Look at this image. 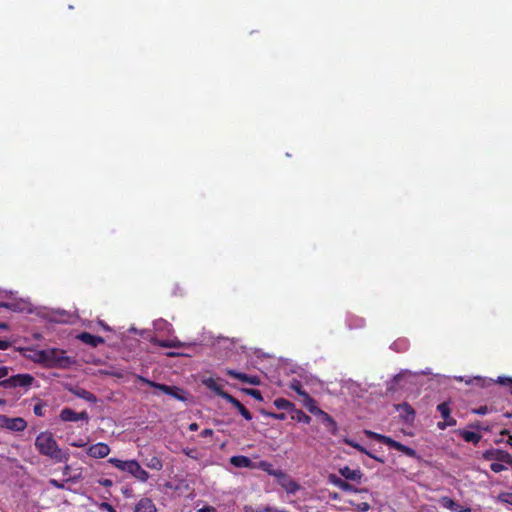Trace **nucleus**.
Wrapping results in <instances>:
<instances>
[{
    "label": "nucleus",
    "mask_w": 512,
    "mask_h": 512,
    "mask_svg": "<svg viewBox=\"0 0 512 512\" xmlns=\"http://www.w3.org/2000/svg\"><path fill=\"white\" fill-rule=\"evenodd\" d=\"M133 512H158V510L150 498L143 497L135 504Z\"/></svg>",
    "instance_id": "obj_19"
},
{
    "label": "nucleus",
    "mask_w": 512,
    "mask_h": 512,
    "mask_svg": "<svg viewBox=\"0 0 512 512\" xmlns=\"http://www.w3.org/2000/svg\"><path fill=\"white\" fill-rule=\"evenodd\" d=\"M108 462L119 470L127 472L129 469L128 467H130V463H132V460L124 461L118 458H110Z\"/></svg>",
    "instance_id": "obj_31"
},
{
    "label": "nucleus",
    "mask_w": 512,
    "mask_h": 512,
    "mask_svg": "<svg viewBox=\"0 0 512 512\" xmlns=\"http://www.w3.org/2000/svg\"><path fill=\"white\" fill-rule=\"evenodd\" d=\"M505 416L510 418L512 417V414L506 413Z\"/></svg>",
    "instance_id": "obj_58"
},
{
    "label": "nucleus",
    "mask_w": 512,
    "mask_h": 512,
    "mask_svg": "<svg viewBox=\"0 0 512 512\" xmlns=\"http://www.w3.org/2000/svg\"><path fill=\"white\" fill-rule=\"evenodd\" d=\"M203 385L209 390L213 391L216 395L220 396L224 400H227V396L231 394L225 392L223 390L222 385L219 383L218 379H214L212 377L206 378L202 381Z\"/></svg>",
    "instance_id": "obj_12"
},
{
    "label": "nucleus",
    "mask_w": 512,
    "mask_h": 512,
    "mask_svg": "<svg viewBox=\"0 0 512 512\" xmlns=\"http://www.w3.org/2000/svg\"><path fill=\"white\" fill-rule=\"evenodd\" d=\"M137 378L139 381H141L144 384L149 385L150 387L158 389L161 392H163L167 395H170L176 399L183 400V397L181 395H179V392L181 390L175 386H168L166 384L157 383V382L151 381L143 376H138Z\"/></svg>",
    "instance_id": "obj_7"
},
{
    "label": "nucleus",
    "mask_w": 512,
    "mask_h": 512,
    "mask_svg": "<svg viewBox=\"0 0 512 512\" xmlns=\"http://www.w3.org/2000/svg\"><path fill=\"white\" fill-rule=\"evenodd\" d=\"M271 416L274 417L275 419H279V420L285 419V414H283V413H281V414L271 413Z\"/></svg>",
    "instance_id": "obj_49"
},
{
    "label": "nucleus",
    "mask_w": 512,
    "mask_h": 512,
    "mask_svg": "<svg viewBox=\"0 0 512 512\" xmlns=\"http://www.w3.org/2000/svg\"><path fill=\"white\" fill-rule=\"evenodd\" d=\"M8 304L0 301V308H8Z\"/></svg>",
    "instance_id": "obj_54"
},
{
    "label": "nucleus",
    "mask_w": 512,
    "mask_h": 512,
    "mask_svg": "<svg viewBox=\"0 0 512 512\" xmlns=\"http://www.w3.org/2000/svg\"><path fill=\"white\" fill-rule=\"evenodd\" d=\"M49 483L50 485H52L53 487L57 488V489H65V485L64 483L62 482H59L58 480L56 479H50L49 480Z\"/></svg>",
    "instance_id": "obj_41"
},
{
    "label": "nucleus",
    "mask_w": 512,
    "mask_h": 512,
    "mask_svg": "<svg viewBox=\"0 0 512 512\" xmlns=\"http://www.w3.org/2000/svg\"><path fill=\"white\" fill-rule=\"evenodd\" d=\"M34 377L31 374H16L9 378L0 381V386L5 389L11 388H24L27 390L34 382Z\"/></svg>",
    "instance_id": "obj_4"
},
{
    "label": "nucleus",
    "mask_w": 512,
    "mask_h": 512,
    "mask_svg": "<svg viewBox=\"0 0 512 512\" xmlns=\"http://www.w3.org/2000/svg\"><path fill=\"white\" fill-rule=\"evenodd\" d=\"M328 482L345 492H353V493L367 492V489H358L355 486H353L352 484L348 483L347 481L338 477L335 474H330L328 476Z\"/></svg>",
    "instance_id": "obj_11"
},
{
    "label": "nucleus",
    "mask_w": 512,
    "mask_h": 512,
    "mask_svg": "<svg viewBox=\"0 0 512 512\" xmlns=\"http://www.w3.org/2000/svg\"><path fill=\"white\" fill-rule=\"evenodd\" d=\"M98 507L106 512H117L116 509L108 502H101Z\"/></svg>",
    "instance_id": "obj_38"
},
{
    "label": "nucleus",
    "mask_w": 512,
    "mask_h": 512,
    "mask_svg": "<svg viewBox=\"0 0 512 512\" xmlns=\"http://www.w3.org/2000/svg\"><path fill=\"white\" fill-rule=\"evenodd\" d=\"M9 368L6 366L0 367V381L4 380L8 376Z\"/></svg>",
    "instance_id": "obj_43"
},
{
    "label": "nucleus",
    "mask_w": 512,
    "mask_h": 512,
    "mask_svg": "<svg viewBox=\"0 0 512 512\" xmlns=\"http://www.w3.org/2000/svg\"><path fill=\"white\" fill-rule=\"evenodd\" d=\"M75 396L81 398V399H84L86 400L87 402H90V403H96L97 402V397L91 393L90 391L84 389V388H81V387H76L74 389H71L70 390Z\"/></svg>",
    "instance_id": "obj_24"
},
{
    "label": "nucleus",
    "mask_w": 512,
    "mask_h": 512,
    "mask_svg": "<svg viewBox=\"0 0 512 512\" xmlns=\"http://www.w3.org/2000/svg\"><path fill=\"white\" fill-rule=\"evenodd\" d=\"M230 463L237 468L256 469V462H253L249 457L244 455L232 456Z\"/></svg>",
    "instance_id": "obj_18"
},
{
    "label": "nucleus",
    "mask_w": 512,
    "mask_h": 512,
    "mask_svg": "<svg viewBox=\"0 0 512 512\" xmlns=\"http://www.w3.org/2000/svg\"><path fill=\"white\" fill-rule=\"evenodd\" d=\"M505 463H502V462H493L491 465H490V469L494 472V473H500L504 470L507 469V467L504 465Z\"/></svg>",
    "instance_id": "obj_35"
},
{
    "label": "nucleus",
    "mask_w": 512,
    "mask_h": 512,
    "mask_svg": "<svg viewBox=\"0 0 512 512\" xmlns=\"http://www.w3.org/2000/svg\"><path fill=\"white\" fill-rule=\"evenodd\" d=\"M276 481L288 494H295L300 489V485L284 471L277 475Z\"/></svg>",
    "instance_id": "obj_9"
},
{
    "label": "nucleus",
    "mask_w": 512,
    "mask_h": 512,
    "mask_svg": "<svg viewBox=\"0 0 512 512\" xmlns=\"http://www.w3.org/2000/svg\"><path fill=\"white\" fill-rule=\"evenodd\" d=\"M488 412H489V408L486 405L485 406H480L479 408L474 410V413L478 414V415H485Z\"/></svg>",
    "instance_id": "obj_42"
},
{
    "label": "nucleus",
    "mask_w": 512,
    "mask_h": 512,
    "mask_svg": "<svg viewBox=\"0 0 512 512\" xmlns=\"http://www.w3.org/2000/svg\"><path fill=\"white\" fill-rule=\"evenodd\" d=\"M98 324L105 330V331H110L111 328L102 320H99L98 321Z\"/></svg>",
    "instance_id": "obj_48"
},
{
    "label": "nucleus",
    "mask_w": 512,
    "mask_h": 512,
    "mask_svg": "<svg viewBox=\"0 0 512 512\" xmlns=\"http://www.w3.org/2000/svg\"><path fill=\"white\" fill-rule=\"evenodd\" d=\"M352 504L355 506V509L359 512H367L371 509V506L368 502H359Z\"/></svg>",
    "instance_id": "obj_36"
},
{
    "label": "nucleus",
    "mask_w": 512,
    "mask_h": 512,
    "mask_svg": "<svg viewBox=\"0 0 512 512\" xmlns=\"http://www.w3.org/2000/svg\"><path fill=\"white\" fill-rule=\"evenodd\" d=\"M459 435L465 442L477 444L480 442L482 436L479 433L468 431V430H460Z\"/></svg>",
    "instance_id": "obj_27"
},
{
    "label": "nucleus",
    "mask_w": 512,
    "mask_h": 512,
    "mask_svg": "<svg viewBox=\"0 0 512 512\" xmlns=\"http://www.w3.org/2000/svg\"><path fill=\"white\" fill-rule=\"evenodd\" d=\"M510 439H512V437H510ZM508 444L512 447V442H511V440H508Z\"/></svg>",
    "instance_id": "obj_59"
},
{
    "label": "nucleus",
    "mask_w": 512,
    "mask_h": 512,
    "mask_svg": "<svg viewBox=\"0 0 512 512\" xmlns=\"http://www.w3.org/2000/svg\"><path fill=\"white\" fill-rule=\"evenodd\" d=\"M216 509L213 506H204L200 509H198L197 512H215Z\"/></svg>",
    "instance_id": "obj_47"
},
{
    "label": "nucleus",
    "mask_w": 512,
    "mask_h": 512,
    "mask_svg": "<svg viewBox=\"0 0 512 512\" xmlns=\"http://www.w3.org/2000/svg\"><path fill=\"white\" fill-rule=\"evenodd\" d=\"M265 511H268V512H287L286 510H279V509H273V508H266Z\"/></svg>",
    "instance_id": "obj_53"
},
{
    "label": "nucleus",
    "mask_w": 512,
    "mask_h": 512,
    "mask_svg": "<svg viewBox=\"0 0 512 512\" xmlns=\"http://www.w3.org/2000/svg\"><path fill=\"white\" fill-rule=\"evenodd\" d=\"M7 325L5 323H0V328H6Z\"/></svg>",
    "instance_id": "obj_56"
},
{
    "label": "nucleus",
    "mask_w": 512,
    "mask_h": 512,
    "mask_svg": "<svg viewBox=\"0 0 512 512\" xmlns=\"http://www.w3.org/2000/svg\"><path fill=\"white\" fill-rule=\"evenodd\" d=\"M35 447L41 455L51 458L56 463L66 462L69 459V454L59 447L53 434L49 431L38 434L35 439Z\"/></svg>",
    "instance_id": "obj_1"
},
{
    "label": "nucleus",
    "mask_w": 512,
    "mask_h": 512,
    "mask_svg": "<svg viewBox=\"0 0 512 512\" xmlns=\"http://www.w3.org/2000/svg\"><path fill=\"white\" fill-rule=\"evenodd\" d=\"M274 405L277 409L291 411L295 405L285 398H277L274 400Z\"/></svg>",
    "instance_id": "obj_30"
},
{
    "label": "nucleus",
    "mask_w": 512,
    "mask_h": 512,
    "mask_svg": "<svg viewBox=\"0 0 512 512\" xmlns=\"http://www.w3.org/2000/svg\"><path fill=\"white\" fill-rule=\"evenodd\" d=\"M33 412L36 416L42 417L44 415V405L40 403L34 405Z\"/></svg>",
    "instance_id": "obj_40"
},
{
    "label": "nucleus",
    "mask_w": 512,
    "mask_h": 512,
    "mask_svg": "<svg viewBox=\"0 0 512 512\" xmlns=\"http://www.w3.org/2000/svg\"><path fill=\"white\" fill-rule=\"evenodd\" d=\"M345 443L353 448H355L356 450H358L359 452L363 453V454H366L367 456H369L370 458L380 462V463H384L385 460L381 457H378L376 455H374L373 453L369 452L365 447H363L362 445H360L359 443L353 441V440H350V439H345Z\"/></svg>",
    "instance_id": "obj_25"
},
{
    "label": "nucleus",
    "mask_w": 512,
    "mask_h": 512,
    "mask_svg": "<svg viewBox=\"0 0 512 512\" xmlns=\"http://www.w3.org/2000/svg\"><path fill=\"white\" fill-rule=\"evenodd\" d=\"M128 468L127 473L131 474L137 480L141 482H146L148 480V472L144 470L136 460H132V463H130V467Z\"/></svg>",
    "instance_id": "obj_16"
},
{
    "label": "nucleus",
    "mask_w": 512,
    "mask_h": 512,
    "mask_svg": "<svg viewBox=\"0 0 512 512\" xmlns=\"http://www.w3.org/2000/svg\"><path fill=\"white\" fill-rule=\"evenodd\" d=\"M292 389L297 392L298 395H300L302 398L305 397V394H308L306 391L302 389L301 383L296 382L292 384Z\"/></svg>",
    "instance_id": "obj_37"
},
{
    "label": "nucleus",
    "mask_w": 512,
    "mask_h": 512,
    "mask_svg": "<svg viewBox=\"0 0 512 512\" xmlns=\"http://www.w3.org/2000/svg\"><path fill=\"white\" fill-rule=\"evenodd\" d=\"M0 427L10 431L21 432L27 427V422L22 417L10 418L6 415H0Z\"/></svg>",
    "instance_id": "obj_6"
},
{
    "label": "nucleus",
    "mask_w": 512,
    "mask_h": 512,
    "mask_svg": "<svg viewBox=\"0 0 512 512\" xmlns=\"http://www.w3.org/2000/svg\"><path fill=\"white\" fill-rule=\"evenodd\" d=\"M499 500L512 505V493H501L499 495Z\"/></svg>",
    "instance_id": "obj_39"
},
{
    "label": "nucleus",
    "mask_w": 512,
    "mask_h": 512,
    "mask_svg": "<svg viewBox=\"0 0 512 512\" xmlns=\"http://www.w3.org/2000/svg\"><path fill=\"white\" fill-rule=\"evenodd\" d=\"M4 404H5V400L4 399H0V406H2Z\"/></svg>",
    "instance_id": "obj_57"
},
{
    "label": "nucleus",
    "mask_w": 512,
    "mask_h": 512,
    "mask_svg": "<svg viewBox=\"0 0 512 512\" xmlns=\"http://www.w3.org/2000/svg\"><path fill=\"white\" fill-rule=\"evenodd\" d=\"M10 342L8 340L0 339V350H6L10 347Z\"/></svg>",
    "instance_id": "obj_44"
},
{
    "label": "nucleus",
    "mask_w": 512,
    "mask_h": 512,
    "mask_svg": "<svg viewBox=\"0 0 512 512\" xmlns=\"http://www.w3.org/2000/svg\"><path fill=\"white\" fill-rule=\"evenodd\" d=\"M144 464L152 469V470H156V471H160L162 468H163V463H162V460L158 457V456H151L150 458H147L145 461H144Z\"/></svg>",
    "instance_id": "obj_29"
},
{
    "label": "nucleus",
    "mask_w": 512,
    "mask_h": 512,
    "mask_svg": "<svg viewBox=\"0 0 512 512\" xmlns=\"http://www.w3.org/2000/svg\"><path fill=\"white\" fill-rule=\"evenodd\" d=\"M202 437H209L213 435V430L210 428L203 429L200 433Z\"/></svg>",
    "instance_id": "obj_45"
},
{
    "label": "nucleus",
    "mask_w": 512,
    "mask_h": 512,
    "mask_svg": "<svg viewBox=\"0 0 512 512\" xmlns=\"http://www.w3.org/2000/svg\"><path fill=\"white\" fill-rule=\"evenodd\" d=\"M59 418L64 422H77L80 420L88 421L89 416L86 411L78 413L71 408L65 407L61 410Z\"/></svg>",
    "instance_id": "obj_10"
},
{
    "label": "nucleus",
    "mask_w": 512,
    "mask_h": 512,
    "mask_svg": "<svg viewBox=\"0 0 512 512\" xmlns=\"http://www.w3.org/2000/svg\"><path fill=\"white\" fill-rule=\"evenodd\" d=\"M226 374L234 379H237V380L243 382V383H248L251 385H259L260 384L259 377L255 376V375H248V374L241 373V372H238L233 369H227Z\"/></svg>",
    "instance_id": "obj_13"
},
{
    "label": "nucleus",
    "mask_w": 512,
    "mask_h": 512,
    "mask_svg": "<svg viewBox=\"0 0 512 512\" xmlns=\"http://www.w3.org/2000/svg\"><path fill=\"white\" fill-rule=\"evenodd\" d=\"M177 355H179V354H178V353H175V352H169V353H167V356H169V357H174V356H177Z\"/></svg>",
    "instance_id": "obj_55"
},
{
    "label": "nucleus",
    "mask_w": 512,
    "mask_h": 512,
    "mask_svg": "<svg viewBox=\"0 0 512 512\" xmlns=\"http://www.w3.org/2000/svg\"><path fill=\"white\" fill-rule=\"evenodd\" d=\"M103 486H111L112 485V481L109 480V479H105L103 481L100 482Z\"/></svg>",
    "instance_id": "obj_52"
},
{
    "label": "nucleus",
    "mask_w": 512,
    "mask_h": 512,
    "mask_svg": "<svg viewBox=\"0 0 512 512\" xmlns=\"http://www.w3.org/2000/svg\"><path fill=\"white\" fill-rule=\"evenodd\" d=\"M37 362L43 364L47 368H70L75 359L66 355V352L61 349L51 348L40 350L37 352Z\"/></svg>",
    "instance_id": "obj_2"
},
{
    "label": "nucleus",
    "mask_w": 512,
    "mask_h": 512,
    "mask_svg": "<svg viewBox=\"0 0 512 512\" xmlns=\"http://www.w3.org/2000/svg\"><path fill=\"white\" fill-rule=\"evenodd\" d=\"M189 430H190V431H196V430H198V424H197V423H191V424L189 425Z\"/></svg>",
    "instance_id": "obj_51"
},
{
    "label": "nucleus",
    "mask_w": 512,
    "mask_h": 512,
    "mask_svg": "<svg viewBox=\"0 0 512 512\" xmlns=\"http://www.w3.org/2000/svg\"><path fill=\"white\" fill-rule=\"evenodd\" d=\"M441 504L452 512H471L469 507H464L449 497H443L441 499Z\"/></svg>",
    "instance_id": "obj_22"
},
{
    "label": "nucleus",
    "mask_w": 512,
    "mask_h": 512,
    "mask_svg": "<svg viewBox=\"0 0 512 512\" xmlns=\"http://www.w3.org/2000/svg\"><path fill=\"white\" fill-rule=\"evenodd\" d=\"M228 403L232 404L239 413L248 421L252 420V414L249 412V410L234 396L230 395L227 396Z\"/></svg>",
    "instance_id": "obj_23"
},
{
    "label": "nucleus",
    "mask_w": 512,
    "mask_h": 512,
    "mask_svg": "<svg viewBox=\"0 0 512 512\" xmlns=\"http://www.w3.org/2000/svg\"><path fill=\"white\" fill-rule=\"evenodd\" d=\"M364 433L368 438L376 440L378 442H381V443L389 446L390 448H393V449L403 453L404 455H406L408 457L415 458L417 456V452L413 448L408 447V446L392 439L389 436L379 434V433H376V432H373L370 430H365Z\"/></svg>",
    "instance_id": "obj_3"
},
{
    "label": "nucleus",
    "mask_w": 512,
    "mask_h": 512,
    "mask_svg": "<svg viewBox=\"0 0 512 512\" xmlns=\"http://www.w3.org/2000/svg\"><path fill=\"white\" fill-rule=\"evenodd\" d=\"M482 458L486 461L502 462L512 467V455L501 449H488L482 454Z\"/></svg>",
    "instance_id": "obj_5"
},
{
    "label": "nucleus",
    "mask_w": 512,
    "mask_h": 512,
    "mask_svg": "<svg viewBox=\"0 0 512 512\" xmlns=\"http://www.w3.org/2000/svg\"><path fill=\"white\" fill-rule=\"evenodd\" d=\"M256 469H260L275 478L282 471L281 469H275L272 463L265 460L256 462Z\"/></svg>",
    "instance_id": "obj_26"
},
{
    "label": "nucleus",
    "mask_w": 512,
    "mask_h": 512,
    "mask_svg": "<svg viewBox=\"0 0 512 512\" xmlns=\"http://www.w3.org/2000/svg\"><path fill=\"white\" fill-rule=\"evenodd\" d=\"M243 391L245 393H247L248 395L252 396L257 401H262L263 400V396H262V394H261V392L259 390H256V389H243Z\"/></svg>",
    "instance_id": "obj_34"
},
{
    "label": "nucleus",
    "mask_w": 512,
    "mask_h": 512,
    "mask_svg": "<svg viewBox=\"0 0 512 512\" xmlns=\"http://www.w3.org/2000/svg\"><path fill=\"white\" fill-rule=\"evenodd\" d=\"M303 404L313 415H316V413L321 410L317 406L316 401L309 394H305V397H303Z\"/></svg>",
    "instance_id": "obj_28"
},
{
    "label": "nucleus",
    "mask_w": 512,
    "mask_h": 512,
    "mask_svg": "<svg viewBox=\"0 0 512 512\" xmlns=\"http://www.w3.org/2000/svg\"><path fill=\"white\" fill-rule=\"evenodd\" d=\"M110 453V447L106 443H96L87 449V454L92 458H104Z\"/></svg>",
    "instance_id": "obj_14"
},
{
    "label": "nucleus",
    "mask_w": 512,
    "mask_h": 512,
    "mask_svg": "<svg viewBox=\"0 0 512 512\" xmlns=\"http://www.w3.org/2000/svg\"><path fill=\"white\" fill-rule=\"evenodd\" d=\"M77 338L91 346V347H97L98 345L100 344H103L105 342L104 338L100 337V336H95V335H92L91 333H88V332H82L80 333Z\"/></svg>",
    "instance_id": "obj_20"
},
{
    "label": "nucleus",
    "mask_w": 512,
    "mask_h": 512,
    "mask_svg": "<svg viewBox=\"0 0 512 512\" xmlns=\"http://www.w3.org/2000/svg\"><path fill=\"white\" fill-rule=\"evenodd\" d=\"M509 380H512V378H509V377H499L498 378V382L502 385H509L511 386V384L509 383Z\"/></svg>",
    "instance_id": "obj_46"
},
{
    "label": "nucleus",
    "mask_w": 512,
    "mask_h": 512,
    "mask_svg": "<svg viewBox=\"0 0 512 512\" xmlns=\"http://www.w3.org/2000/svg\"><path fill=\"white\" fill-rule=\"evenodd\" d=\"M315 416H318L322 422V424L327 428V430L333 434L336 435L338 432V426L336 421L325 411L322 409L316 413Z\"/></svg>",
    "instance_id": "obj_15"
},
{
    "label": "nucleus",
    "mask_w": 512,
    "mask_h": 512,
    "mask_svg": "<svg viewBox=\"0 0 512 512\" xmlns=\"http://www.w3.org/2000/svg\"><path fill=\"white\" fill-rule=\"evenodd\" d=\"M156 344L160 347L164 348H172V347H180L181 344L178 341H172V340H157Z\"/></svg>",
    "instance_id": "obj_32"
},
{
    "label": "nucleus",
    "mask_w": 512,
    "mask_h": 512,
    "mask_svg": "<svg viewBox=\"0 0 512 512\" xmlns=\"http://www.w3.org/2000/svg\"><path fill=\"white\" fill-rule=\"evenodd\" d=\"M339 473L346 480L353 481L356 483H361L363 478V473L360 469H351L348 466L342 467L339 469Z\"/></svg>",
    "instance_id": "obj_17"
},
{
    "label": "nucleus",
    "mask_w": 512,
    "mask_h": 512,
    "mask_svg": "<svg viewBox=\"0 0 512 512\" xmlns=\"http://www.w3.org/2000/svg\"><path fill=\"white\" fill-rule=\"evenodd\" d=\"M437 411L441 414L444 421L437 423L440 430H445L447 427L455 426L456 419L451 417V408L448 402H442L437 406Z\"/></svg>",
    "instance_id": "obj_8"
},
{
    "label": "nucleus",
    "mask_w": 512,
    "mask_h": 512,
    "mask_svg": "<svg viewBox=\"0 0 512 512\" xmlns=\"http://www.w3.org/2000/svg\"><path fill=\"white\" fill-rule=\"evenodd\" d=\"M71 445L74 447H83L85 445V443L82 440H80V441L71 443Z\"/></svg>",
    "instance_id": "obj_50"
},
{
    "label": "nucleus",
    "mask_w": 512,
    "mask_h": 512,
    "mask_svg": "<svg viewBox=\"0 0 512 512\" xmlns=\"http://www.w3.org/2000/svg\"><path fill=\"white\" fill-rule=\"evenodd\" d=\"M396 409L400 411V416L405 422H412L415 418V410L411 405L404 402L396 406Z\"/></svg>",
    "instance_id": "obj_21"
},
{
    "label": "nucleus",
    "mask_w": 512,
    "mask_h": 512,
    "mask_svg": "<svg viewBox=\"0 0 512 512\" xmlns=\"http://www.w3.org/2000/svg\"><path fill=\"white\" fill-rule=\"evenodd\" d=\"M299 422H303L309 424L311 422V417L305 414L302 410H296V415L293 417Z\"/></svg>",
    "instance_id": "obj_33"
}]
</instances>
